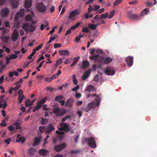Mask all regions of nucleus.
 <instances>
[{"label": "nucleus", "mask_w": 157, "mask_h": 157, "mask_svg": "<svg viewBox=\"0 0 157 157\" xmlns=\"http://www.w3.org/2000/svg\"><path fill=\"white\" fill-rule=\"evenodd\" d=\"M90 96L96 97L95 101L96 102H92L89 103L85 108H83L82 110L86 112H89V111L94 109L96 106H99L100 105L101 102L100 97L98 95L95 94H88L87 98H88Z\"/></svg>", "instance_id": "nucleus-1"}, {"label": "nucleus", "mask_w": 157, "mask_h": 157, "mask_svg": "<svg viewBox=\"0 0 157 157\" xmlns=\"http://www.w3.org/2000/svg\"><path fill=\"white\" fill-rule=\"evenodd\" d=\"M89 58L92 60H95L97 62L105 64L109 63L112 61L113 59L111 57L104 58L98 54L94 56H90Z\"/></svg>", "instance_id": "nucleus-2"}, {"label": "nucleus", "mask_w": 157, "mask_h": 157, "mask_svg": "<svg viewBox=\"0 0 157 157\" xmlns=\"http://www.w3.org/2000/svg\"><path fill=\"white\" fill-rule=\"evenodd\" d=\"M22 28L27 33L33 32L36 29V26L32 24L28 23L23 24L22 26Z\"/></svg>", "instance_id": "nucleus-3"}, {"label": "nucleus", "mask_w": 157, "mask_h": 157, "mask_svg": "<svg viewBox=\"0 0 157 157\" xmlns=\"http://www.w3.org/2000/svg\"><path fill=\"white\" fill-rule=\"evenodd\" d=\"M80 13V11L78 10H72L70 12L69 16L67 17V18L68 20L73 21L75 19V17L79 15Z\"/></svg>", "instance_id": "nucleus-4"}, {"label": "nucleus", "mask_w": 157, "mask_h": 157, "mask_svg": "<svg viewBox=\"0 0 157 157\" xmlns=\"http://www.w3.org/2000/svg\"><path fill=\"white\" fill-rule=\"evenodd\" d=\"M85 140L88 145L91 148H94L96 147V144L94 137H91L88 138H86Z\"/></svg>", "instance_id": "nucleus-5"}, {"label": "nucleus", "mask_w": 157, "mask_h": 157, "mask_svg": "<svg viewBox=\"0 0 157 157\" xmlns=\"http://www.w3.org/2000/svg\"><path fill=\"white\" fill-rule=\"evenodd\" d=\"M60 127L58 128V129L59 130H63L66 132H69L70 131V128L69 125H68L65 123H61L59 124Z\"/></svg>", "instance_id": "nucleus-6"}, {"label": "nucleus", "mask_w": 157, "mask_h": 157, "mask_svg": "<svg viewBox=\"0 0 157 157\" xmlns=\"http://www.w3.org/2000/svg\"><path fill=\"white\" fill-rule=\"evenodd\" d=\"M37 10L41 13H44L46 10V7L45 6L42 2L37 3L36 6Z\"/></svg>", "instance_id": "nucleus-7"}, {"label": "nucleus", "mask_w": 157, "mask_h": 157, "mask_svg": "<svg viewBox=\"0 0 157 157\" xmlns=\"http://www.w3.org/2000/svg\"><path fill=\"white\" fill-rule=\"evenodd\" d=\"M5 96L4 95L0 97V108H2L5 109L7 106L6 101L4 100Z\"/></svg>", "instance_id": "nucleus-8"}, {"label": "nucleus", "mask_w": 157, "mask_h": 157, "mask_svg": "<svg viewBox=\"0 0 157 157\" xmlns=\"http://www.w3.org/2000/svg\"><path fill=\"white\" fill-rule=\"evenodd\" d=\"M24 13V9H21L19 12H17L14 18V20L16 21L19 18V17H22Z\"/></svg>", "instance_id": "nucleus-9"}, {"label": "nucleus", "mask_w": 157, "mask_h": 157, "mask_svg": "<svg viewBox=\"0 0 157 157\" xmlns=\"http://www.w3.org/2000/svg\"><path fill=\"white\" fill-rule=\"evenodd\" d=\"M19 35V33L17 30L15 29L11 36L12 40L13 41H16L18 38Z\"/></svg>", "instance_id": "nucleus-10"}, {"label": "nucleus", "mask_w": 157, "mask_h": 157, "mask_svg": "<svg viewBox=\"0 0 157 157\" xmlns=\"http://www.w3.org/2000/svg\"><path fill=\"white\" fill-rule=\"evenodd\" d=\"M105 73L108 75H113L115 73V71L111 67H108L104 70Z\"/></svg>", "instance_id": "nucleus-11"}, {"label": "nucleus", "mask_w": 157, "mask_h": 157, "mask_svg": "<svg viewBox=\"0 0 157 157\" xmlns=\"http://www.w3.org/2000/svg\"><path fill=\"white\" fill-rule=\"evenodd\" d=\"M55 128L51 124H49L45 129V132L47 134H49Z\"/></svg>", "instance_id": "nucleus-12"}, {"label": "nucleus", "mask_w": 157, "mask_h": 157, "mask_svg": "<svg viewBox=\"0 0 157 157\" xmlns=\"http://www.w3.org/2000/svg\"><path fill=\"white\" fill-rule=\"evenodd\" d=\"M74 100L72 98L68 99L66 101L65 106L69 108H71L73 107Z\"/></svg>", "instance_id": "nucleus-13"}, {"label": "nucleus", "mask_w": 157, "mask_h": 157, "mask_svg": "<svg viewBox=\"0 0 157 157\" xmlns=\"http://www.w3.org/2000/svg\"><path fill=\"white\" fill-rule=\"evenodd\" d=\"M133 57L132 56H129L126 58L125 61L127 62L128 66L129 67H131L133 64Z\"/></svg>", "instance_id": "nucleus-14"}, {"label": "nucleus", "mask_w": 157, "mask_h": 157, "mask_svg": "<svg viewBox=\"0 0 157 157\" xmlns=\"http://www.w3.org/2000/svg\"><path fill=\"white\" fill-rule=\"evenodd\" d=\"M66 145L65 144H63L58 146H54V149L57 151H59L65 148Z\"/></svg>", "instance_id": "nucleus-15"}, {"label": "nucleus", "mask_w": 157, "mask_h": 157, "mask_svg": "<svg viewBox=\"0 0 157 157\" xmlns=\"http://www.w3.org/2000/svg\"><path fill=\"white\" fill-rule=\"evenodd\" d=\"M39 154L42 156H45L49 153V151L46 149H41L40 150L38 151Z\"/></svg>", "instance_id": "nucleus-16"}, {"label": "nucleus", "mask_w": 157, "mask_h": 157, "mask_svg": "<svg viewBox=\"0 0 157 157\" xmlns=\"http://www.w3.org/2000/svg\"><path fill=\"white\" fill-rule=\"evenodd\" d=\"M9 12V10L8 8H6L3 9L1 10V15L2 17H6L8 14Z\"/></svg>", "instance_id": "nucleus-17"}, {"label": "nucleus", "mask_w": 157, "mask_h": 157, "mask_svg": "<svg viewBox=\"0 0 157 157\" xmlns=\"http://www.w3.org/2000/svg\"><path fill=\"white\" fill-rule=\"evenodd\" d=\"M140 15L137 14H130L128 15V17L131 19L135 20H139L140 18Z\"/></svg>", "instance_id": "nucleus-18"}, {"label": "nucleus", "mask_w": 157, "mask_h": 157, "mask_svg": "<svg viewBox=\"0 0 157 157\" xmlns=\"http://www.w3.org/2000/svg\"><path fill=\"white\" fill-rule=\"evenodd\" d=\"M19 0H11V3L12 7L13 8H16L17 7Z\"/></svg>", "instance_id": "nucleus-19"}, {"label": "nucleus", "mask_w": 157, "mask_h": 157, "mask_svg": "<svg viewBox=\"0 0 157 157\" xmlns=\"http://www.w3.org/2000/svg\"><path fill=\"white\" fill-rule=\"evenodd\" d=\"M25 140L24 138L23 137L21 136L20 134H18L17 136V139L16 140V141L17 142H21L22 143H24Z\"/></svg>", "instance_id": "nucleus-20"}, {"label": "nucleus", "mask_w": 157, "mask_h": 157, "mask_svg": "<svg viewBox=\"0 0 157 157\" xmlns=\"http://www.w3.org/2000/svg\"><path fill=\"white\" fill-rule=\"evenodd\" d=\"M59 54L61 56H67L70 54V52L67 50H60L59 51Z\"/></svg>", "instance_id": "nucleus-21"}, {"label": "nucleus", "mask_w": 157, "mask_h": 157, "mask_svg": "<svg viewBox=\"0 0 157 157\" xmlns=\"http://www.w3.org/2000/svg\"><path fill=\"white\" fill-rule=\"evenodd\" d=\"M41 139L42 138L41 137H35L34 139L33 146H36L38 145L40 143Z\"/></svg>", "instance_id": "nucleus-22"}, {"label": "nucleus", "mask_w": 157, "mask_h": 157, "mask_svg": "<svg viewBox=\"0 0 157 157\" xmlns=\"http://www.w3.org/2000/svg\"><path fill=\"white\" fill-rule=\"evenodd\" d=\"M89 62L87 60H83L82 61V68L83 69L87 68L90 65Z\"/></svg>", "instance_id": "nucleus-23"}, {"label": "nucleus", "mask_w": 157, "mask_h": 157, "mask_svg": "<svg viewBox=\"0 0 157 157\" xmlns=\"http://www.w3.org/2000/svg\"><path fill=\"white\" fill-rule=\"evenodd\" d=\"M32 0H25V8L30 7L32 5Z\"/></svg>", "instance_id": "nucleus-24"}, {"label": "nucleus", "mask_w": 157, "mask_h": 157, "mask_svg": "<svg viewBox=\"0 0 157 157\" xmlns=\"http://www.w3.org/2000/svg\"><path fill=\"white\" fill-rule=\"evenodd\" d=\"M90 70H89L85 72L82 77L83 80H85L88 78L90 75Z\"/></svg>", "instance_id": "nucleus-25"}, {"label": "nucleus", "mask_w": 157, "mask_h": 157, "mask_svg": "<svg viewBox=\"0 0 157 157\" xmlns=\"http://www.w3.org/2000/svg\"><path fill=\"white\" fill-rule=\"evenodd\" d=\"M56 133L59 135L58 136L59 137V140H61L63 138V135L64 134V132H63L56 131Z\"/></svg>", "instance_id": "nucleus-26"}, {"label": "nucleus", "mask_w": 157, "mask_h": 157, "mask_svg": "<svg viewBox=\"0 0 157 157\" xmlns=\"http://www.w3.org/2000/svg\"><path fill=\"white\" fill-rule=\"evenodd\" d=\"M60 112V109L58 107H55L53 109V113H54L58 114Z\"/></svg>", "instance_id": "nucleus-27"}, {"label": "nucleus", "mask_w": 157, "mask_h": 157, "mask_svg": "<svg viewBox=\"0 0 157 157\" xmlns=\"http://www.w3.org/2000/svg\"><path fill=\"white\" fill-rule=\"evenodd\" d=\"M36 151L35 148L31 147L29 150V153L31 155H33L35 154Z\"/></svg>", "instance_id": "nucleus-28"}, {"label": "nucleus", "mask_w": 157, "mask_h": 157, "mask_svg": "<svg viewBox=\"0 0 157 157\" xmlns=\"http://www.w3.org/2000/svg\"><path fill=\"white\" fill-rule=\"evenodd\" d=\"M94 90V86L90 85L87 86L86 89V90L89 92H91Z\"/></svg>", "instance_id": "nucleus-29"}, {"label": "nucleus", "mask_w": 157, "mask_h": 157, "mask_svg": "<svg viewBox=\"0 0 157 157\" xmlns=\"http://www.w3.org/2000/svg\"><path fill=\"white\" fill-rule=\"evenodd\" d=\"M41 121H40L41 124L42 125H45L47 123L48 120L47 119L41 118Z\"/></svg>", "instance_id": "nucleus-30"}, {"label": "nucleus", "mask_w": 157, "mask_h": 157, "mask_svg": "<svg viewBox=\"0 0 157 157\" xmlns=\"http://www.w3.org/2000/svg\"><path fill=\"white\" fill-rule=\"evenodd\" d=\"M81 24V23L80 22L77 23L75 25H74L72 26V27H70L71 29V30L72 29L74 30V29H76Z\"/></svg>", "instance_id": "nucleus-31"}, {"label": "nucleus", "mask_w": 157, "mask_h": 157, "mask_svg": "<svg viewBox=\"0 0 157 157\" xmlns=\"http://www.w3.org/2000/svg\"><path fill=\"white\" fill-rule=\"evenodd\" d=\"M16 85V87H12L13 90L14 91H17L21 87V85L19 84H15Z\"/></svg>", "instance_id": "nucleus-32"}, {"label": "nucleus", "mask_w": 157, "mask_h": 157, "mask_svg": "<svg viewBox=\"0 0 157 157\" xmlns=\"http://www.w3.org/2000/svg\"><path fill=\"white\" fill-rule=\"evenodd\" d=\"M108 13H106L105 14H102L101 15L100 18L101 19H105L108 17Z\"/></svg>", "instance_id": "nucleus-33"}, {"label": "nucleus", "mask_w": 157, "mask_h": 157, "mask_svg": "<svg viewBox=\"0 0 157 157\" xmlns=\"http://www.w3.org/2000/svg\"><path fill=\"white\" fill-rule=\"evenodd\" d=\"M63 96L62 95H59L57 96L55 98V100L56 101H58L59 102V101H60V100L63 99Z\"/></svg>", "instance_id": "nucleus-34"}, {"label": "nucleus", "mask_w": 157, "mask_h": 157, "mask_svg": "<svg viewBox=\"0 0 157 157\" xmlns=\"http://www.w3.org/2000/svg\"><path fill=\"white\" fill-rule=\"evenodd\" d=\"M66 113V111L65 109H62L59 113L56 115L57 116H62L65 114Z\"/></svg>", "instance_id": "nucleus-35"}, {"label": "nucleus", "mask_w": 157, "mask_h": 157, "mask_svg": "<svg viewBox=\"0 0 157 157\" xmlns=\"http://www.w3.org/2000/svg\"><path fill=\"white\" fill-rule=\"evenodd\" d=\"M14 125L16 126L15 128L17 129L21 130L22 128L19 126L20 123H16L14 124Z\"/></svg>", "instance_id": "nucleus-36"}, {"label": "nucleus", "mask_w": 157, "mask_h": 157, "mask_svg": "<svg viewBox=\"0 0 157 157\" xmlns=\"http://www.w3.org/2000/svg\"><path fill=\"white\" fill-rule=\"evenodd\" d=\"M88 26L90 29L93 30L96 29L97 28L96 25L94 24H90Z\"/></svg>", "instance_id": "nucleus-37"}, {"label": "nucleus", "mask_w": 157, "mask_h": 157, "mask_svg": "<svg viewBox=\"0 0 157 157\" xmlns=\"http://www.w3.org/2000/svg\"><path fill=\"white\" fill-rule=\"evenodd\" d=\"M73 82L74 84L76 85L78 84V81L76 79V75H74L73 76Z\"/></svg>", "instance_id": "nucleus-38"}, {"label": "nucleus", "mask_w": 157, "mask_h": 157, "mask_svg": "<svg viewBox=\"0 0 157 157\" xmlns=\"http://www.w3.org/2000/svg\"><path fill=\"white\" fill-rule=\"evenodd\" d=\"M47 98V97H45L44 98L38 101V103L42 105L46 101Z\"/></svg>", "instance_id": "nucleus-39"}, {"label": "nucleus", "mask_w": 157, "mask_h": 157, "mask_svg": "<svg viewBox=\"0 0 157 157\" xmlns=\"http://www.w3.org/2000/svg\"><path fill=\"white\" fill-rule=\"evenodd\" d=\"M43 46V44H41L40 45L37 47L36 48L33 49V51L36 52V51L39 50L40 49H41L42 48Z\"/></svg>", "instance_id": "nucleus-40"}, {"label": "nucleus", "mask_w": 157, "mask_h": 157, "mask_svg": "<svg viewBox=\"0 0 157 157\" xmlns=\"http://www.w3.org/2000/svg\"><path fill=\"white\" fill-rule=\"evenodd\" d=\"M24 98V96H18V101L19 103H21L22 102Z\"/></svg>", "instance_id": "nucleus-41"}, {"label": "nucleus", "mask_w": 157, "mask_h": 157, "mask_svg": "<svg viewBox=\"0 0 157 157\" xmlns=\"http://www.w3.org/2000/svg\"><path fill=\"white\" fill-rule=\"evenodd\" d=\"M45 126H40L39 128V130L40 132L42 133L44 131L45 132Z\"/></svg>", "instance_id": "nucleus-42"}, {"label": "nucleus", "mask_w": 157, "mask_h": 157, "mask_svg": "<svg viewBox=\"0 0 157 157\" xmlns=\"http://www.w3.org/2000/svg\"><path fill=\"white\" fill-rule=\"evenodd\" d=\"M32 17L30 14H29L26 15L25 18V20L28 21L31 20L32 19Z\"/></svg>", "instance_id": "nucleus-43"}, {"label": "nucleus", "mask_w": 157, "mask_h": 157, "mask_svg": "<svg viewBox=\"0 0 157 157\" xmlns=\"http://www.w3.org/2000/svg\"><path fill=\"white\" fill-rule=\"evenodd\" d=\"M25 104L26 106H29L32 105V103L29 100H28L25 102Z\"/></svg>", "instance_id": "nucleus-44"}, {"label": "nucleus", "mask_w": 157, "mask_h": 157, "mask_svg": "<svg viewBox=\"0 0 157 157\" xmlns=\"http://www.w3.org/2000/svg\"><path fill=\"white\" fill-rule=\"evenodd\" d=\"M122 1V0H116L113 3L114 5L117 6L120 4Z\"/></svg>", "instance_id": "nucleus-45"}, {"label": "nucleus", "mask_w": 157, "mask_h": 157, "mask_svg": "<svg viewBox=\"0 0 157 157\" xmlns=\"http://www.w3.org/2000/svg\"><path fill=\"white\" fill-rule=\"evenodd\" d=\"M36 52L33 51H33L32 53L27 57V58L29 59H31L32 58V56L36 53Z\"/></svg>", "instance_id": "nucleus-46"}, {"label": "nucleus", "mask_w": 157, "mask_h": 157, "mask_svg": "<svg viewBox=\"0 0 157 157\" xmlns=\"http://www.w3.org/2000/svg\"><path fill=\"white\" fill-rule=\"evenodd\" d=\"M148 9L147 8H146L144 9V10L141 13L140 15H142L144 14H147V13L148 12Z\"/></svg>", "instance_id": "nucleus-47"}, {"label": "nucleus", "mask_w": 157, "mask_h": 157, "mask_svg": "<svg viewBox=\"0 0 157 157\" xmlns=\"http://www.w3.org/2000/svg\"><path fill=\"white\" fill-rule=\"evenodd\" d=\"M93 10V8L91 5H89L88 8V12L87 13L90 14L91 12Z\"/></svg>", "instance_id": "nucleus-48"}, {"label": "nucleus", "mask_w": 157, "mask_h": 157, "mask_svg": "<svg viewBox=\"0 0 157 157\" xmlns=\"http://www.w3.org/2000/svg\"><path fill=\"white\" fill-rule=\"evenodd\" d=\"M52 80L51 77L50 78H44V81L47 82H50Z\"/></svg>", "instance_id": "nucleus-49"}, {"label": "nucleus", "mask_w": 157, "mask_h": 157, "mask_svg": "<svg viewBox=\"0 0 157 157\" xmlns=\"http://www.w3.org/2000/svg\"><path fill=\"white\" fill-rule=\"evenodd\" d=\"M115 12V11L114 10H113L112 11H111L110 13V14L108 17V18L109 19H111L112 18Z\"/></svg>", "instance_id": "nucleus-50"}, {"label": "nucleus", "mask_w": 157, "mask_h": 157, "mask_svg": "<svg viewBox=\"0 0 157 157\" xmlns=\"http://www.w3.org/2000/svg\"><path fill=\"white\" fill-rule=\"evenodd\" d=\"M17 55L15 54H13L11 55L9 57L10 59H15L17 58Z\"/></svg>", "instance_id": "nucleus-51"}, {"label": "nucleus", "mask_w": 157, "mask_h": 157, "mask_svg": "<svg viewBox=\"0 0 157 157\" xmlns=\"http://www.w3.org/2000/svg\"><path fill=\"white\" fill-rule=\"evenodd\" d=\"M90 14H89L88 13H86L85 14V18L87 19H88L90 18H91L93 17V14H91L89 16H88V15Z\"/></svg>", "instance_id": "nucleus-52"}, {"label": "nucleus", "mask_w": 157, "mask_h": 157, "mask_svg": "<svg viewBox=\"0 0 157 157\" xmlns=\"http://www.w3.org/2000/svg\"><path fill=\"white\" fill-rule=\"evenodd\" d=\"M89 29H88L87 27L83 28L82 29V31L83 32H85L86 33H88L89 32Z\"/></svg>", "instance_id": "nucleus-53"}, {"label": "nucleus", "mask_w": 157, "mask_h": 157, "mask_svg": "<svg viewBox=\"0 0 157 157\" xmlns=\"http://www.w3.org/2000/svg\"><path fill=\"white\" fill-rule=\"evenodd\" d=\"M7 124L5 122V120H2V123H0V125L1 126L5 127L6 126Z\"/></svg>", "instance_id": "nucleus-54"}, {"label": "nucleus", "mask_w": 157, "mask_h": 157, "mask_svg": "<svg viewBox=\"0 0 157 157\" xmlns=\"http://www.w3.org/2000/svg\"><path fill=\"white\" fill-rule=\"evenodd\" d=\"M80 59L79 56H78L74 58L73 59L74 62L76 64L77 62Z\"/></svg>", "instance_id": "nucleus-55"}, {"label": "nucleus", "mask_w": 157, "mask_h": 157, "mask_svg": "<svg viewBox=\"0 0 157 157\" xmlns=\"http://www.w3.org/2000/svg\"><path fill=\"white\" fill-rule=\"evenodd\" d=\"M0 66L1 67V68L2 69H4L6 67L3 64V62L2 61H0Z\"/></svg>", "instance_id": "nucleus-56"}, {"label": "nucleus", "mask_w": 157, "mask_h": 157, "mask_svg": "<svg viewBox=\"0 0 157 157\" xmlns=\"http://www.w3.org/2000/svg\"><path fill=\"white\" fill-rule=\"evenodd\" d=\"M1 38L3 40H7L9 39V37L7 36H2L1 37Z\"/></svg>", "instance_id": "nucleus-57"}, {"label": "nucleus", "mask_w": 157, "mask_h": 157, "mask_svg": "<svg viewBox=\"0 0 157 157\" xmlns=\"http://www.w3.org/2000/svg\"><path fill=\"white\" fill-rule=\"evenodd\" d=\"M138 2L137 0H135L134 1L132 2H129V3L130 4H136Z\"/></svg>", "instance_id": "nucleus-58"}, {"label": "nucleus", "mask_w": 157, "mask_h": 157, "mask_svg": "<svg viewBox=\"0 0 157 157\" xmlns=\"http://www.w3.org/2000/svg\"><path fill=\"white\" fill-rule=\"evenodd\" d=\"M79 89V86L78 85H77L76 87H74L72 89V91H77V90Z\"/></svg>", "instance_id": "nucleus-59"}, {"label": "nucleus", "mask_w": 157, "mask_h": 157, "mask_svg": "<svg viewBox=\"0 0 157 157\" xmlns=\"http://www.w3.org/2000/svg\"><path fill=\"white\" fill-rule=\"evenodd\" d=\"M46 89L47 90H50V92H51L53 90H54V88L50 87H46Z\"/></svg>", "instance_id": "nucleus-60"}, {"label": "nucleus", "mask_w": 157, "mask_h": 157, "mask_svg": "<svg viewBox=\"0 0 157 157\" xmlns=\"http://www.w3.org/2000/svg\"><path fill=\"white\" fill-rule=\"evenodd\" d=\"M18 96H24L23 94V91L21 89L18 92Z\"/></svg>", "instance_id": "nucleus-61"}, {"label": "nucleus", "mask_w": 157, "mask_h": 157, "mask_svg": "<svg viewBox=\"0 0 157 157\" xmlns=\"http://www.w3.org/2000/svg\"><path fill=\"white\" fill-rule=\"evenodd\" d=\"M71 60H70V59H66V60L64 63L65 64H69L71 62Z\"/></svg>", "instance_id": "nucleus-62"}, {"label": "nucleus", "mask_w": 157, "mask_h": 157, "mask_svg": "<svg viewBox=\"0 0 157 157\" xmlns=\"http://www.w3.org/2000/svg\"><path fill=\"white\" fill-rule=\"evenodd\" d=\"M61 46V44L57 43L55 44L54 45V47L55 48H57L59 47H60Z\"/></svg>", "instance_id": "nucleus-63"}, {"label": "nucleus", "mask_w": 157, "mask_h": 157, "mask_svg": "<svg viewBox=\"0 0 157 157\" xmlns=\"http://www.w3.org/2000/svg\"><path fill=\"white\" fill-rule=\"evenodd\" d=\"M99 80V76L98 75H97L94 77V80L96 82H98Z\"/></svg>", "instance_id": "nucleus-64"}]
</instances>
